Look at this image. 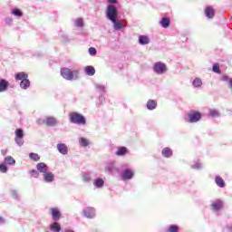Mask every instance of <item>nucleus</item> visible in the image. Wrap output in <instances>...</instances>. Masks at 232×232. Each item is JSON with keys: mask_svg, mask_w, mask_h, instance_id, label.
<instances>
[{"mask_svg": "<svg viewBox=\"0 0 232 232\" xmlns=\"http://www.w3.org/2000/svg\"><path fill=\"white\" fill-rule=\"evenodd\" d=\"M0 171L1 173H6V171H8V167H6L5 163L0 164Z\"/></svg>", "mask_w": 232, "mask_h": 232, "instance_id": "nucleus-38", "label": "nucleus"}, {"mask_svg": "<svg viewBox=\"0 0 232 232\" xmlns=\"http://www.w3.org/2000/svg\"><path fill=\"white\" fill-rule=\"evenodd\" d=\"M84 72H85L86 75H89L92 77V76L95 75V67H93L92 65L86 66L84 68Z\"/></svg>", "mask_w": 232, "mask_h": 232, "instance_id": "nucleus-19", "label": "nucleus"}, {"mask_svg": "<svg viewBox=\"0 0 232 232\" xmlns=\"http://www.w3.org/2000/svg\"><path fill=\"white\" fill-rule=\"evenodd\" d=\"M39 123L46 124V126L52 127L57 124V120L54 117H47L45 120H39Z\"/></svg>", "mask_w": 232, "mask_h": 232, "instance_id": "nucleus-7", "label": "nucleus"}, {"mask_svg": "<svg viewBox=\"0 0 232 232\" xmlns=\"http://www.w3.org/2000/svg\"><path fill=\"white\" fill-rule=\"evenodd\" d=\"M5 164H8V166H14L15 160H14V157L7 156L5 158Z\"/></svg>", "mask_w": 232, "mask_h": 232, "instance_id": "nucleus-28", "label": "nucleus"}, {"mask_svg": "<svg viewBox=\"0 0 232 232\" xmlns=\"http://www.w3.org/2000/svg\"><path fill=\"white\" fill-rule=\"evenodd\" d=\"M80 144L81 146H83V148H86V146L90 144V141L86 140V138H80Z\"/></svg>", "mask_w": 232, "mask_h": 232, "instance_id": "nucleus-33", "label": "nucleus"}, {"mask_svg": "<svg viewBox=\"0 0 232 232\" xmlns=\"http://www.w3.org/2000/svg\"><path fill=\"white\" fill-rule=\"evenodd\" d=\"M83 215L87 218H93L95 217V210L92 208H88L83 211Z\"/></svg>", "mask_w": 232, "mask_h": 232, "instance_id": "nucleus-15", "label": "nucleus"}, {"mask_svg": "<svg viewBox=\"0 0 232 232\" xmlns=\"http://www.w3.org/2000/svg\"><path fill=\"white\" fill-rule=\"evenodd\" d=\"M193 86L195 88H200V86H202V80H200L199 78H196L194 81H193Z\"/></svg>", "mask_w": 232, "mask_h": 232, "instance_id": "nucleus-32", "label": "nucleus"}, {"mask_svg": "<svg viewBox=\"0 0 232 232\" xmlns=\"http://www.w3.org/2000/svg\"><path fill=\"white\" fill-rule=\"evenodd\" d=\"M29 157L32 160H34V162H39V160H41V157L37 153H30Z\"/></svg>", "mask_w": 232, "mask_h": 232, "instance_id": "nucleus-30", "label": "nucleus"}, {"mask_svg": "<svg viewBox=\"0 0 232 232\" xmlns=\"http://www.w3.org/2000/svg\"><path fill=\"white\" fill-rule=\"evenodd\" d=\"M229 88L232 90V79H229Z\"/></svg>", "mask_w": 232, "mask_h": 232, "instance_id": "nucleus-44", "label": "nucleus"}, {"mask_svg": "<svg viewBox=\"0 0 232 232\" xmlns=\"http://www.w3.org/2000/svg\"><path fill=\"white\" fill-rule=\"evenodd\" d=\"M50 211H51V215L53 217V219L54 221H57V220L61 219L62 214H61V211L57 208H52L50 209Z\"/></svg>", "mask_w": 232, "mask_h": 232, "instance_id": "nucleus-10", "label": "nucleus"}, {"mask_svg": "<svg viewBox=\"0 0 232 232\" xmlns=\"http://www.w3.org/2000/svg\"><path fill=\"white\" fill-rule=\"evenodd\" d=\"M65 232H75L73 230H65Z\"/></svg>", "mask_w": 232, "mask_h": 232, "instance_id": "nucleus-47", "label": "nucleus"}, {"mask_svg": "<svg viewBox=\"0 0 232 232\" xmlns=\"http://www.w3.org/2000/svg\"><path fill=\"white\" fill-rule=\"evenodd\" d=\"M57 150L62 155H68V147L64 143H58Z\"/></svg>", "mask_w": 232, "mask_h": 232, "instance_id": "nucleus-12", "label": "nucleus"}, {"mask_svg": "<svg viewBox=\"0 0 232 232\" xmlns=\"http://www.w3.org/2000/svg\"><path fill=\"white\" fill-rule=\"evenodd\" d=\"M36 169L44 174L48 171V166L44 162H40L36 165Z\"/></svg>", "mask_w": 232, "mask_h": 232, "instance_id": "nucleus-16", "label": "nucleus"}, {"mask_svg": "<svg viewBox=\"0 0 232 232\" xmlns=\"http://www.w3.org/2000/svg\"><path fill=\"white\" fill-rule=\"evenodd\" d=\"M10 86V82L5 79H0V93L1 92H6Z\"/></svg>", "mask_w": 232, "mask_h": 232, "instance_id": "nucleus-14", "label": "nucleus"}, {"mask_svg": "<svg viewBox=\"0 0 232 232\" xmlns=\"http://www.w3.org/2000/svg\"><path fill=\"white\" fill-rule=\"evenodd\" d=\"M29 87H30V80H28V78H25V80L20 82V88H23V90H26Z\"/></svg>", "mask_w": 232, "mask_h": 232, "instance_id": "nucleus-26", "label": "nucleus"}, {"mask_svg": "<svg viewBox=\"0 0 232 232\" xmlns=\"http://www.w3.org/2000/svg\"><path fill=\"white\" fill-rule=\"evenodd\" d=\"M222 81H229V77H227V75H224L222 77Z\"/></svg>", "mask_w": 232, "mask_h": 232, "instance_id": "nucleus-43", "label": "nucleus"}, {"mask_svg": "<svg viewBox=\"0 0 232 232\" xmlns=\"http://www.w3.org/2000/svg\"><path fill=\"white\" fill-rule=\"evenodd\" d=\"M108 1H109V3H111V4L117 3V0H108Z\"/></svg>", "mask_w": 232, "mask_h": 232, "instance_id": "nucleus-45", "label": "nucleus"}, {"mask_svg": "<svg viewBox=\"0 0 232 232\" xmlns=\"http://www.w3.org/2000/svg\"><path fill=\"white\" fill-rule=\"evenodd\" d=\"M147 108L148 110H155V108H157V102L153 100L148 101Z\"/></svg>", "mask_w": 232, "mask_h": 232, "instance_id": "nucleus-27", "label": "nucleus"}, {"mask_svg": "<svg viewBox=\"0 0 232 232\" xmlns=\"http://www.w3.org/2000/svg\"><path fill=\"white\" fill-rule=\"evenodd\" d=\"M60 73L66 81H73V79H79V71H72L69 68H61Z\"/></svg>", "mask_w": 232, "mask_h": 232, "instance_id": "nucleus-1", "label": "nucleus"}, {"mask_svg": "<svg viewBox=\"0 0 232 232\" xmlns=\"http://www.w3.org/2000/svg\"><path fill=\"white\" fill-rule=\"evenodd\" d=\"M44 179L45 182H53L55 176L52 172H46L44 174Z\"/></svg>", "mask_w": 232, "mask_h": 232, "instance_id": "nucleus-20", "label": "nucleus"}, {"mask_svg": "<svg viewBox=\"0 0 232 232\" xmlns=\"http://www.w3.org/2000/svg\"><path fill=\"white\" fill-rule=\"evenodd\" d=\"M14 79L16 81L23 82V81L28 79V74L26 72H18V73L14 74Z\"/></svg>", "mask_w": 232, "mask_h": 232, "instance_id": "nucleus-17", "label": "nucleus"}, {"mask_svg": "<svg viewBox=\"0 0 232 232\" xmlns=\"http://www.w3.org/2000/svg\"><path fill=\"white\" fill-rule=\"evenodd\" d=\"M1 153H2V155H6V153H8V150H6V149H2V150H1Z\"/></svg>", "mask_w": 232, "mask_h": 232, "instance_id": "nucleus-42", "label": "nucleus"}, {"mask_svg": "<svg viewBox=\"0 0 232 232\" xmlns=\"http://www.w3.org/2000/svg\"><path fill=\"white\" fill-rule=\"evenodd\" d=\"M167 70L166 63L158 62L154 64V72L160 75L165 73Z\"/></svg>", "mask_w": 232, "mask_h": 232, "instance_id": "nucleus-5", "label": "nucleus"}, {"mask_svg": "<svg viewBox=\"0 0 232 232\" xmlns=\"http://www.w3.org/2000/svg\"><path fill=\"white\" fill-rule=\"evenodd\" d=\"M212 70L215 73H220V65H218V63H214Z\"/></svg>", "mask_w": 232, "mask_h": 232, "instance_id": "nucleus-34", "label": "nucleus"}, {"mask_svg": "<svg viewBox=\"0 0 232 232\" xmlns=\"http://www.w3.org/2000/svg\"><path fill=\"white\" fill-rule=\"evenodd\" d=\"M168 232H179V226L172 225L168 228Z\"/></svg>", "mask_w": 232, "mask_h": 232, "instance_id": "nucleus-36", "label": "nucleus"}, {"mask_svg": "<svg viewBox=\"0 0 232 232\" xmlns=\"http://www.w3.org/2000/svg\"><path fill=\"white\" fill-rule=\"evenodd\" d=\"M111 23L113 24L114 30H122L123 26H126L122 20H117V18L114 20V22Z\"/></svg>", "mask_w": 232, "mask_h": 232, "instance_id": "nucleus-13", "label": "nucleus"}, {"mask_svg": "<svg viewBox=\"0 0 232 232\" xmlns=\"http://www.w3.org/2000/svg\"><path fill=\"white\" fill-rule=\"evenodd\" d=\"M82 180L83 182H90V180H92V177H90V174H83Z\"/></svg>", "mask_w": 232, "mask_h": 232, "instance_id": "nucleus-39", "label": "nucleus"}, {"mask_svg": "<svg viewBox=\"0 0 232 232\" xmlns=\"http://www.w3.org/2000/svg\"><path fill=\"white\" fill-rule=\"evenodd\" d=\"M14 140L16 144H18V146H23V137H24V131L23 130V129H16L14 131Z\"/></svg>", "mask_w": 232, "mask_h": 232, "instance_id": "nucleus-4", "label": "nucleus"}, {"mask_svg": "<svg viewBox=\"0 0 232 232\" xmlns=\"http://www.w3.org/2000/svg\"><path fill=\"white\" fill-rule=\"evenodd\" d=\"M74 24L78 28H82V26H84V22L82 21V18H77L74 22Z\"/></svg>", "mask_w": 232, "mask_h": 232, "instance_id": "nucleus-31", "label": "nucleus"}, {"mask_svg": "<svg viewBox=\"0 0 232 232\" xmlns=\"http://www.w3.org/2000/svg\"><path fill=\"white\" fill-rule=\"evenodd\" d=\"M161 153H162L163 157H166L168 159V158L171 157V155H173V150H171V149H169V148H164L162 150Z\"/></svg>", "mask_w": 232, "mask_h": 232, "instance_id": "nucleus-24", "label": "nucleus"}, {"mask_svg": "<svg viewBox=\"0 0 232 232\" xmlns=\"http://www.w3.org/2000/svg\"><path fill=\"white\" fill-rule=\"evenodd\" d=\"M94 186L96 188H102V186H104V179H100V178L96 179L94 180Z\"/></svg>", "mask_w": 232, "mask_h": 232, "instance_id": "nucleus-29", "label": "nucleus"}, {"mask_svg": "<svg viewBox=\"0 0 232 232\" xmlns=\"http://www.w3.org/2000/svg\"><path fill=\"white\" fill-rule=\"evenodd\" d=\"M118 12L117 8H115V5H109L107 7V17L111 22H115L117 19Z\"/></svg>", "mask_w": 232, "mask_h": 232, "instance_id": "nucleus-3", "label": "nucleus"}, {"mask_svg": "<svg viewBox=\"0 0 232 232\" xmlns=\"http://www.w3.org/2000/svg\"><path fill=\"white\" fill-rule=\"evenodd\" d=\"M132 178H133V171H131L130 169L123 170V172L121 174L122 180H130Z\"/></svg>", "mask_w": 232, "mask_h": 232, "instance_id": "nucleus-11", "label": "nucleus"}, {"mask_svg": "<svg viewBox=\"0 0 232 232\" xmlns=\"http://www.w3.org/2000/svg\"><path fill=\"white\" fill-rule=\"evenodd\" d=\"M212 211H220L224 208V202L220 199H217L210 205Z\"/></svg>", "mask_w": 232, "mask_h": 232, "instance_id": "nucleus-8", "label": "nucleus"}, {"mask_svg": "<svg viewBox=\"0 0 232 232\" xmlns=\"http://www.w3.org/2000/svg\"><path fill=\"white\" fill-rule=\"evenodd\" d=\"M69 119L72 124H86V118L78 112H72L69 114Z\"/></svg>", "mask_w": 232, "mask_h": 232, "instance_id": "nucleus-2", "label": "nucleus"}, {"mask_svg": "<svg viewBox=\"0 0 232 232\" xmlns=\"http://www.w3.org/2000/svg\"><path fill=\"white\" fill-rule=\"evenodd\" d=\"M14 15H16L17 17H23V13L19 9L13 10Z\"/></svg>", "mask_w": 232, "mask_h": 232, "instance_id": "nucleus-40", "label": "nucleus"}, {"mask_svg": "<svg viewBox=\"0 0 232 232\" xmlns=\"http://www.w3.org/2000/svg\"><path fill=\"white\" fill-rule=\"evenodd\" d=\"M126 153H128V148L119 147L115 155H117V157H124V155H126Z\"/></svg>", "mask_w": 232, "mask_h": 232, "instance_id": "nucleus-18", "label": "nucleus"}, {"mask_svg": "<svg viewBox=\"0 0 232 232\" xmlns=\"http://www.w3.org/2000/svg\"><path fill=\"white\" fill-rule=\"evenodd\" d=\"M209 115L211 117H218L220 113H218V111L217 110H209Z\"/></svg>", "mask_w": 232, "mask_h": 232, "instance_id": "nucleus-37", "label": "nucleus"}, {"mask_svg": "<svg viewBox=\"0 0 232 232\" xmlns=\"http://www.w3.org/2000/svg\"><path fill=\"white\" fill-rule=\"evenodd\" d=\"M29 173L31 174V177H34V179L39 178V171H37L36 169L29 170Z\"/></svg>", "mask_w": 232, "mask_h": 232, "instance_id": "nucleus-35", "label": "nucleus"}, {"mask_svg": "<svg viewBox=\"0 0 232 232\" xmlns=\"http://www.w3.org/2000/svg\"><path fill=\"white\" fill-rule=\"evenodd\" d=\"M215 182L218 188H225L226 187V182L220 176H217L215 178Z\"/></svg>", "mask_w": 232, "mask_h": 232, "instance_id": "nucleus-21", "label": "nucleus"}, {"mask_svg": "<svg viewBox=\"0 0 232 232\" xmlns=\"http://www.w3.org/2000/svg\"><path fill=\"white\" fill-rule=\"evenodd\" d=\"M89 53L90 55H97V49H95V47H90Z\"/></svg>", "mask_w": 232, "mask_h": 232, "instance_id": "nucleus-41", "label": "nucleus"}, {"mask_svg": "<svg viewBox=\"0 0 232 232\" xmlns=\"http://www.w3.org/2000/svg\"><path fill=\"white\" fill-rule=\"evenodd\" d=\"M169 23L170 20L169 17L161 18V20L160 21V26H162V28H168L169 26Z\"/></svg>", "mask_w": 232, "mask_h": 232, "instance_id": "nucleus-22", "label": "nucleus"}, {"mask_svg": "<svg viewBox=\"0 0 232 232\" xmlns=\"http://www.w3.org/2000/svg\"><path fill=\"white\" fill-rule=\"evenodd\" d=\"M140 44H150V38L146 35H140L139 37Z\"/></svg>", "mask_w": 232, "mask_h": 232, "instance_id": "nucleus-25", "label": "nucleus"}, {"mask_svg": "<svg viewBox=\"0 0 232 232\" xmlns=\"http://www.w3.org/2000/svg\"><path fill=\"white\" fill-rule=\"evenodd\" d=\"M50 229L53 232H60L61 231V224L58 222H54L50 226Z\"/></svg>", "mask_w": 232, "mask_h": 232, "instance_id": "nucleus-23", "label": "nucleus"}, {"mask_svg": "<svg viewBox=\"0 0 232 232\" xmlns=\"http://www.w3.org/2000/svg\"><path fill=\"white\" fill-rule=\"evenodd\" d=\"M200 119H202V114L198 111H193L188 114V122H198Z\"/></svg>", "mask_w": 232, "mask_h": 232, "instance_id": "nucleus-6", "label": "nucleus"}, {"mask_svg": "<svg viewBox=\"0 0 232 232\" xmlns=\"http://www.w3.org/2000/svg\"><path fill=\"white\" fill-rule=\"evenodd\" d=\"M3 222H5V219L2 217H0V224H3Z\"/></svg>", "mask_w": 232, "mask_h": 232, "instance_id": "nucleus-46", "label": "nucleus"}, {"mask_svg": "<svg viewBox=\"0 0 232 232\" xmlns=\"http://www.w3.org/2000/svg\"><path fill=\"white\" fill-rule=\"evenodd\" d=\"M204 14L208 19H213V17H215V8H213V6H206Z\"/></svg>", "mask_w": 232, "mask_h": 232, "instance_id": "nucleus-9", "label": "nucleus"}]
</instances>
